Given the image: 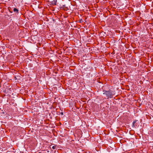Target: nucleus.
I'll return each mask as SVG.
<instances>
[{
	"label": "nucleus",
	"instance_id": "1",
	"mask_svg": "<svg viewBox=\"0 0 153 153\" xmlns=\"http://www.w3.org/2000/svg\"><path fill=\"white\" fill-rule=\"evenodd\" d=\"M103 92H104L103 94L106 95L108 97L107 99L108 98H111L113 97V96L115 94V91H111V90H109L108 91L104 90Z\"/></svg>",
	"mask_w": 153,
	"mask_h": 153
},
{
	"label": "nucleus",
	"instance_id": "2",
	"mask_svg": "<svg viewBox=\"0 0 153 153\" xmlns=\"http://www.w3.org/2000/svg\"><path fill=\"white\" fill-rule=\"evenodd\" d=\"M137 121V120H135L133 122L132 125V126L133 127H135L137 126V125L136 123V122Z\"/></svg>",
	"mask_w": 153,
	"mask_h": 153
},
{
	"label": "nucleus",
	"instance_id": "3",
	"mask_svg": "<svg viewBox=\"0 0 153 153\" xmlns=\"http://www.w3.org/2000/svg\"><path fill=\"white\" fill-rule=\"evenodd\" d=\"M57 2V0H53V1H51V4L53 5H56V3Z\"/></svg>",
	"mask_w": 153,
	"mask_h": 153
},
{
	"label": "nucleus",
	"instance_id": "4",
	"mask_svg": "<svg viewBox=\"0 0 153 153\" xmlns=\"http://www.w3.org/2000/svg\"><path fill=\"white\" fill-rule=\"evenodd\" d=\"M13 11L16 13H19V10L18 9L16 8H14L13 10Z\"/></svg>",
	"mask_w": 153,
	"mask_h": 153
},
{
	"label": "nucleus",
	"instance_id": "5",
	"mask_svg": "<svg viewBox=\"0 0 153 153\" xmlns=\"http://www.w3.org/2000/svg\"><path fill=\"white\" fill-rule=\"evenodd\" d=\"M56 145H55V146H53L52 147V149H56Z\"/></svg>",
	"mask_w": 153,
	"mask_h": 153
},
{
	"label": "nucleus",
	"instance_id": "6",
	"mask_svg": "<svg viewBox=\"0 0 153 153\" xmlns=\"http://www.w3.org/2000/svg\"><path fill=\"white\" fill-rule=\"evenodd\" d=\"M7 153H13L12 152H7Z\"/></svg>",
	"mask_w": 153,
	"mask_h": 153
},
{
	"label": "nucleus",
	"instance_id": "7",
	"mask_svg": "<svg viewBox=\"0 0 153 153\" xmlns=\"http://www.w3.org/2000/svg\"><path fill=\"white\" fill-rule=\"evenodd\" d=\"M60 114L62 115H63V112H61L60 113Z\"/></svg>",
	"mask_w": 153,
	"mask_h": 153
},
{
	"label": "nucleus",
	"instance_id": "8",
	"mask_svg": "<svg viewBox=\"0 0 153 153\" xmlns=\"http://www.w3.org/2000/svg\"><path fill=\"white\" fill-rule=\"evenodd\" d=\"M43 152H39L38 153H42Z\"/></svg>",
	"mask_w": 153,
	"mask_h": 153
},
{
	"label": "nucleus",
	"instance_id": "9",
	"mask_svg": "<svg viewBox=\"0 0 153 153\" xmlns=\"http://www.w3.org/2000/svg\"><path fill=\"white\" fill-rule=\"evenodd\" d=\"M47 152H49V151H48V150H47Z\"/></svg>",
	"mask_w": 153,
	"mask_h": 153
},
{
	"label": "nucleus",
	"instance_id": "10",
	"mask_svg": "<svg viewBox=\"0 0 153 153\" xmlns=\"http://www.w3.org/2000/svg\"><path fill=\"white\" fill-rule=\"evenodd\" d=\"M45 153V152H43V153Z\"/></svg>",
	"mask_w": 153,
	"mask_h": 153
}]
</instances>
